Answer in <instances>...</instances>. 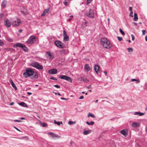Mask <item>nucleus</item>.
Here are the masks:
<instances>
[{"label":"nucleus","mask_w":147,"mask_h":147,"mask_svg":"<svg viewBox=\"0 0 147 147\" xmlns=\"http://www.w3.org/2000/svg\"><path fill=\"white\" fill-rule=\"evenodd\" d=\"M101 43L105 48L109 49L112 46V44L107 38H102L100 39Z\"/></svg>","instance_id":"obj_1"},{"label":"nucleus","mask_w":147,"mask_h":147,"mask_svg":"<svg viewBox=\"0 0 147 147\" xmlns=\"http://www.w3.org/2000/svg\"><path fill=\"white\" fill-rule=\"evenodd\" d=\"M34 74V72L33 70L30 68H27L26 69V71L24 73L23 75L25 76V78L32 76Z\"/></svg>","instance_id":"obj_2"},{"label":"nucleus","mask_w":147,"mask_h":147,"mask_svg":"<svg viewBox=\"0 0 147 147\" xmlns=\"http://www.w3.org/2000/svg\"><path fill=\"white\" fill-rule=\"evenodd\" d=\"M36 40V37L34 36H30L26 41L27 44H32L34 43Z\"/></svg>","instance_id":"obj_3"},{"label":"nucleus","mask_w":147,"mask_h":147,"mask_svg":"<svg viewBox=\"0 0 147 147\" xmlns=\"http://www.w3.org/2000/svg\"><path fill=\"white\" fill-rule=\"evenodd\" d=\"M54 43L55 45L59 48H64L65 45L62 42L59 40L55 41Z\"/></svg>","instance_id":"obj_4"},{"label":"nucleus","mask_w":147,"mask_h":147,"mask_svg":"<svg viewBox=\"0 0 147 147\" xmlns=\"http://www.w3.org/2000/svg\"><path fill=\"white\" fill-rule=\"evenodd\" d=\"M32 65L33 67H35L38 69L41 70L43 68L42 66L37 62H35L33 63Z\"/></svg>","instance_id":"obj_5"},{"label":"nucleus","mask_w":147,"mask_h":147,"mask_svg":"<svg viewBox=\"0 0 147 147\" xmlns=\"http://www.w3.org/2000/svg\"><path fill=\"white\" fill-rule=\"evenodd\" d=\"M59 78L61 79L66 80L69 82H72V80L70 77L65 75H60Z\"/></svg>","instance_id":"obj_6"},{"label":"nucleus","mask_w":147,"mask_h":147,"mask_svg":"<svg viewBox=\"0 0 147 147\" xmlns=\"http://www.w3.org/2000/svg\"><path fill=\"white\" fill-rule=\"evenodd\" d=\"M86 15L90 18H94V12L92 10L90 9L88 12L86 13Z\"/></svg>","instance_id":"obj_7"},{"label":"nucleus","mask_w":147,"mask_h":147,"mask_svg":"<svg viewBox=\"0 0 147 147\" xmlns=\"http://www.w3.org/2000/svg\"><path fill=\"white\" fill-rule=\"evenodd\" d=\"M21 24V22L19 20H14L13 22L12 25L15 27L19 26Z\"/></svg>","instance_id":"obj_8"},{"label":"nucleus","mask_w":147,"mask_h":147,"mask_svg":"<svg viewBox=\"0 0 147 147\" xmlns=\"http://www.w3.org/2000/svg\"><path fill=\"white\" fill-rule=\"evenodd\" d=\"M48 72L49 74H54L57 73V70L56 69L54 68L49 70Z\"/></svg>","instance_id":"obj_9"},{"label":"nucleus","mask_w":147,"mask_h":147,"mask_svg":"<svg viewBox=\"0 0 147 147\" xmlns=\"http://www.w3.org/2000/svg\"><path fill=\"white\" fill-rule=\"evenodd\" d=\"M119 132L125 137L127 136L128 131L127 130L124 129L120 131Z\"/></svg>","instance_id":"obj_10"},{"label":"nucleus","mask_w":147,"mask_h":147,"mask_svg":"<svg viewBox=\"0 0 147 147\" xmlns=\"http://www.w3.org/2000/svg\"><path fill=\"white\" fill-rule=\"evenodd\" d=\"M63 34L64 36V40L65 41L68 40H69V37L67 36L66 32L65 30H64L63 31Z\"/></svg>","instance_id":"obj_11"},{"label":"nucleus","mask_w":147,"mask_h":147,"mask_svg":"<svg viewBox=\"0 0 147 147\" xmlns=\"http://www.w3.org/2000/svg\"><path fill=\"white\" fill-rule=\"evenodd\" d=\"M48 134L49 135H50L51 137L53 138H60V136H59L57 135L52 132H50Z\"/></svg>","instance_id":"obj_12"},{"label":"nucleus","mask_w":147,"mask_h":147,"mask_svg":"<svg viewBox=\"0 0 147 147\" xmlns=\"http://www.w3.org/2000/svg\"><path fill=\"white\" fill-rule=\"evenodd\" d=\"M131 125L133 127L136 128L139 127L140 124L138 123L134 122L131 124Z\"/></svg>","instance_id":"obj_13"},{"label":"nucleus","mask_w":147,"mask_h":147,"mask_svg":"<svg viewBox=\"0 0 147 147\" xmlns=\"http://www.w3.org/2000/svg\"><path fill=\"white\" fill-rule=\"evenodd\" d=\"M4 24L6 27L8 28L9 27L11 26V23L8 20H5Z\"/></svg>","instance_id":"obj_14"},{"label":"nucleus","mask_w":147,"mask_h":147,"mask_svg":"<svg viewBox=\"0 0 147 147\" xmlns=\"http://www.w3.org/2000/svg\"><path fill=\"white\" fill-rule=\"evenodd\" d=\"M48 58L50 59H53L54 58V56L53 54H52L50 51H48L47 53Z\"/></svg>","instance_id":"obj_15"},{"label":"nucleus","mask_w":147,"mask_h":147,"mask_svg":"<svg viewBox=\"0 0 147 147\" xmlns=\"http://www.w3.org/2000/svg\"><path fill=\"white\" fill-rule=\"evenodd\" d=\"M68 53V51L67 50L63 49L62 50H60V54L62 55L66 54Z\"/></svg>","instance_id":"obj_16"},{"label":"nucleus","mask_w":147,"mask_h":147,"mask_svg":"<svg viewBox=\"0 0 147 147\" xmlns=\"http://www.w3.org/2000/svg\"><path fill=\"white\" fill-rule=\"evenodd\" d=\"M7 1L6 0H4L2 2L1 4V7L3 8H5L7 5Z\"/></svg>","instance_id":"obj_17"},{"label":"nucleus","mask_w":147,"mask_h":147,"mask_svg":"<svg viewBox=\"0 0 147 147\" xmlns=\"http://www.w3.org/2000/svg\"><path fill=\"white\" fill-rule=\"evenodd\" d=\"M9 81L11 83L12 86L16 90H17V88L15 84L14 83L13 80L11 79H10Z\"/></svg>","instance_id":"obj_18"},{"label":"nucleus","mask_w":147,"mask_h":147,"mask_svg":"<svg viewBox=\"0 0 147 147\" xmlns=\"http://www.w3.org/2000/svg\"><path fill=\"white\" fill-rule=\"evenodd\" d=\"M100 68V67L98 65H96L94 67V69L96 73H98Z\"/></svg>","instance_id":"obj_19"},{"label":"nucleus","mask_w":147,"mask_h":147,"mask_svg":"<svg viewBox=\"0 0 147 147\" xmlns=\"http://www.w3.org/2000/svg\"><path fill=\"white\" fill-rule=\"evenodd\" d=\"M23 45L22 43H17L14 45L13 47L14 48H16L17 47H22Z\"/></svg>","instance_id":"obj_20"},{"label":"nucleus","mask_w":147,"mask_h":147,"mask_svg":"<svg viewBox=\"0 0 147 147\" xmlns=\"http://www.w3.org/2000/svg\"><path fill=\"white\" fill-rule=\"evenodd\" d=\"M18 104L20 105L22 107L27 108L28 107V105L24 102H21L20 103H19Z\"/></svg>","instance_id":"obj_21"},{"label":"nucleus","mask_w":147,"mask_h":147,"mask_svg":"<svg viewBox=\"0 0 147 147\" xmlns=\"http://www.w3.org/2000/svg\"><path fill=\"white\" fill-rule=\"evenodd\" d=\"M21 11L24 15H25L26 14L28 13V12L26 11V9L24 7L23 8V9H21Z\"/></svg>","instance_id":"obj_22"},{"label":"nucleus","mask_w":147,"mask_h":147,"mask_svg":"<svg viewBox=\"0 0 147 147\" xmlns=\"http://www.w3.org/2000/svg\"><path fill=\"white\" fill-rule=\"evenodd\" d=\"M85 68L87 71H89L90 70V69L89 66L88 65L86 64L85 65Z\"/></svg>","instance_id":"obj_23"},{"label":"nucleus","mask_w":147,"mask_h":147,"mask_svg":"<svg viewBox=\"0 0 147 147\" xmlns=\"http://www.w3.org/2000/svg\"><path fill=\"white\" fill-rule=\"evenodd\" d=\"M91 132V130H84L83 132V134L84 135H86L90 134Z\"/></svg>","instance_id":"obj_24"},{"label":"nucleus","mask_w":147,"mask_h":147,"mask_svg":"<svg viewBox=\"0 0 147 147\" xmlns=\"http://www.w3.org/2000/svg\"><path fill=\"white\" fill-rule=\"evenodd\" d=\"M22 48L24 51H27L28 50L27 48L24 45H23Z\"/></svg>","instance_id":"obj_25"},{"label":"nucleus","mask_w":147,"mask_h":147,"mask_svg":"<svg viewBox=\"0 0 147 147\" xmlns=\"http://www.w3.org/2000/svg\"><path fill=\"white\" fill-rule=\"evenodd\" d=\"M138 17H137V14L135 13L134 14V20L135 21H136L138 20Z\"/></svg>","instance_id":"obj_26"},{"label":"nucleus","mask_w":147,"mask_h":147,"mask_svg":"<svg viewBox=\"0 0 147 147\" xmlns=\"http://www.w3.org/2000/svg\"><path fill=\"white\" fill-rule=\"evenodd\" d=\"M131 82H134V81H136V83L138 84L139 83L140 81L139 80H137V79H131Z\"/></svg>","instance_id":"obj_27"},{"label":"nucleus","mask_w":147,"mask_h":147,"mask_svg":"<svg viewBox=\"0 0 147 147\" xmlns=\"http://www.w3.org/2000/svg\"><path fill=\"white\" fill-rule=\"evenodd\" d=\"M94 123V122L93 121H91L90 122H89L88 121H87L86 123L88 125H93Z\"/></svg>","instance_id":"obj_28"},{"label":"nucleus","mask_w":147,"mask_h":147,"mask_svg":"<svg viewBox=\"0 0 147 147\" xmlns=\"http://www.w3.org/2000/svg\"><path fill=\"white\" fill-rule=\"evenodd\" d=\"M88 117L90 116L93 118L95 117V116L93 114L90 113H88Z\"/></svg>","instance_id":"obj_29"},{"label":"nucleus","mask_w":147,"mask_h":147,"mask_svg":"<svg viewBox=\"0 0 147 147\" xmlns=\"http://www.w3.org/2000/svg\"><path fill=\"white\" fill-rule=\"evenodd\" d=\"M5 43L2 40L0 39V46H3L4 45Z\"/></svg>","instance_id":"obj_30"},{"label":"nucleus","mask_w":147,"mask_h":147,"mask_svg":"<svg viewBox=\"0 0 147 147\" xmlns=\"http://www.w3.org/2000/svg\"><path fill=\"white\" fill-rule=\"evenodd\" d=\"M54 123L55 124H57L58 125H59L61 123H62V122H57L55 120L54 121Z\"/></svg>","instance_id":"obj_31"},{"label":"nucleus","mask_w":147,"mask_h":147,"mask_svg":"<svg viewBox=\"0 0 147 147\" xmlns=\"http://www.w3.org/2000/svg\"><path fill=\"white\" fill-rule=\"evenodd\" d=\"M41 125L43 127H46L47 125V123H41Z\"/></svg>","instance_id":"obj_32"},{"label":"nucleus","mask_w":147,"mask_h":147,"mask_svg":"<svg viewBox=\"0 0 147 147\" xmlns=\"http://www.w3.org/2000/svg\"><path fill=\"white\" fill-rule=\"evenodd\" d=\"M85 83H87L89 81V80H88L86 78H83V80Z\"/></svg>","instance_id":"obj_33"},{"label":"nucleus","mask_w":147,"mask_h":147,"mask_svg":"<svg viewBox=\"0 0 147 147\" xmlns=\"http://www.w3.org/2000/svg\"><path fill=\"white\" fill-rule=\"evenodd\" d=\"M127 50L129 52H132L133 49L132 48H129L127 49Z\"/></svg>","instance_id":"obj_34"},{"label":"nucleus","mask_w":147,"mask_h":147,"mask_svg":"<svg viewBox=\"0 0 147 147\" xmlns=\"http://www.w3.org/2000/svg\"><path fill=\"white\" fill-rule=\"evenodd\" d=\"M119 31H120V33H121V34L122 35H124L125 34V33L121 29V28H120L119 29Z\"/></svg>","instance_id":"obj_35"},{"label":"nucleus","mask_w":147,"mask_h":147,"mask_svg":"<svg viewBox=\"0 0 147 147\" xmlns=\"http://www.w3.org/2000/svg\"><path fill=\"white\" fill-rule=\"evenodd\" d=\"M38 77V74L37 73H35L34 76V79L37 78Z\"/></svg>","instance_id":"obj_36"},{"label":"nucleus","mask_w":147,"mask_h":147,"mask_svg":"<svg viewBox=\"0 0 147 147\" xmlns=\"http://www.w3.org/2000/svg\"><path fill=\"white\" fill-rule=\"evenodd\" d=\"M68 2L67 1L65 0V1L63 2V4L66 6L68 5Z\"/></svg>","instance_id":"obj_37"},{"label":"nucleus","mask_w":147,"mask_h":147,"mask_svg":"<svg viewBox=\"0 0 147 147\" xmlns=\"http://www.w3.org/2000/svg\"><path fill=\"white\" fill-rule=\"evenodd\" d=\"M49 9H50L49 8H48L46 9H45L44 11H45V12L46 13H48L49 10Z\"/></svg>","instance_id":"obj_38"},{"label":"nucleus","mask_w":147,"mask_h":147,"mask_svg":"<svg viewBox=\"0 0 147 147\" xmlns=\"http://www.w3.org/2000/svg\"><path fill=\"white\" fill-rule=\"evenodd\" d=\"M117 38L119 41H121L123 39L121 37L117 36Z\"/></svg>","instance_id":"obj_39"},{"label":"nucleus","mask_w":147,"mask_h":147,"mask_svg":"<svg viewBox=\"0 0 147 147\" xmlns=\"http://www.w3.org/2000/svg\"><path fill=\"white\" fill-rule=\"evenodd\" d=\"M92 0H87V5H88L90 3Z\"/></svg>","instance_id":"obj_40"},{"label":"nucleus","mask_w":147,"mask_h":147,"mask_svg":"<svg viewBox=\"0 0 147 147\" xmlns=\"http://www.w3.org/2000/svg\"><path fill=\"white\" fill-rule=\"evenodd\" d=\"M50 79L51 80H57V79L56 78H55L53 77H51L50 78Z\"/></svg>","instance_id":"obj_41"},{"label":"nucleus","mask_w":147,"mask_h":147,"mask_svg":"<svg viewBox=\"0 0 147 147\" xmlns=\"http://www.w3.org/2000/svg\"><path fill=\"white\" fill-rule=\"evenodd\" d=\"M13 121L15 122H21L22 121L20 120H14Z\"/></svg>","instance_id":"obj_42"},{"label":"nucleus","mask_w":147,"mask_h":147,"mask_svg":"<svg viewBox=\"0 0 147 147\" xmlns=\"http://www.w3.org/2000/svg\"><path fill=\"white\" fill-rule=\"evenodd\" d=\"M73 16H70V17H71V18H70V19H68L67 20V22H69V21H70L71 19H72V18L73 17Z\"/></svg>","instance_id":"obj_43"},{"label":"nucleus","mask_w":147,"mask_h":147,"mask_svg":"<svg viewBox=\"0 0 147 147\" xmlns=\"http://www.w3.org/2000/svg\"><path fill=\"white\" fill-rule=\"evenodd\" d=\"M131 38H132V40H134L135 37H134V35L131 34Z\"/></svg>","instance_id":"obj_44"},{"label":"nucleus","mask_w":147,"mask_h":147,"mask_svg":"<svg viewBox=\"0 0 147 147\" xmlns=\"http://www.w3.org/2000/svg\"><path fill=\"white\" fill-rule=\"evenodd\" d=\"M133 12L132 11H130V13L129 14V16L133 17Z\"/></svg>","instance_id":"obj_45"},{"label":"nucleus","mask_w":147,"mask_h":147,"mask_svg":"<svg viewBox=\"0 0 147 147\" xmlns=\"http://www.w3.org/2000/svg\"><path fill=\"white\" fill-rule=\"evenodd\" d=\"M74 123L73 121H69L68 122V124L69 125H71L72 124Z\"/></svg>","instance_id":"obj_46"},{"label":"nucleus","mask_w":147,"mask_h":147,"mask_svg":"<svg viewBox=\"0 0 147 147\" xmlns=\"http://www.w3.org/2000/svg\"><path fill=\"white\" fill-rule=\"evenodd\" d=\"M46 13L45 11H44L41 14V16H44L45 15Z\"/></svg>","instance_id":"obj_47"},{"label":"nucleus","mask_w":147,"mask_h":147,"mask_svg":"<svg viewBox=\"0 0 147 147\" xmlns=\"http://www.w3.org/2000/svg\"><path fill=\"white\" fill-rule=\"evenodd\" d=\"M54 86L58 88H60V86L57 85H54Z\"/></svg>","instance_id":"obj_48"},{"label":"nucleus","mask_w":147,"mask_h":147,"mask_svg":"<svg viewBox=\"0 0 147 147\" xmlns=\"http://www.w3.org/2000/svg\"><path fill=\"white\" fill-rule=\"evenodd\" d=\"M84 78V77H80L79 78H78V79L80 81H82V80H83Z\"/></svg>","instance_id":"obj_49"},{"label":"nucleus","mask_w":147,"mask_h":147,"mask_svg":"<svg viewBox=\"0 0 147 147\" xmlns=\"http://www.w3.org/2000/svg\"><path fill=\"white\" fill-rule=\"evenodd\" d=\"M3 16V13H0V19H1Z\"/></svg>","instance_id":"obj_50"},{"label":"nucleus","mask_w":147,"mask_h":147,"mask_svg":"<svg viewBox=\"0 0 147 147\" xmlns=\"http://www.w3.org/2000/svg\"><path fill=\"white\" fill-rule=\"evenodd\" d=\"M144 115V113L139 112V115L140 116H142Z\"/></svg>","instance_id":"obj_51"},{"label":"nucleus","mask_w":147,"mask_h":147,"mask_svg":"<svg viewBox=\"0 0 147 147\" xmlns=\"http://www.w3.org/2000/svg\"><path fill=\"white\" fill-rule=\"evenodd\" d=\"M142 35H145V30H143L142 31Z\"/></svg>","instance_id":"obj_52"},{"label":"nucleus","mask_w":147,"mask_h":147,"mask_svg":"<svg viewBox=\"0 0 147 147\" xmlns=\"http://www.w3.org/2000/svg\"><path fill=\"white\" fill-rule=\"evenodd\" d=\"M139 112H135L134 113L135 115H139Z\"/></svg>","instance_id":"obj_53"},{"label":"nucleus","mask_w":147,"mask_h":147,"mask_svg":"<svg viewBox=\"0 0 147 147\" xmlns=\"http://www.w3.org/2000/svg\"><path fill=\"white\" fill-rule=\"evenodd\" d=\"M14 127L16 129V130H17L20 131V130L19 129H18L16 127H15V126H14Z\"/></svg>","instance_id":"obj_54"},{"label":"nucleus","mask_w":147,"mask_h":147,"mask_svg":"<svg viewBox=\"0 0 147 147\" xmlns=\"http://www.w3.org/2000/svg\"><path fill=\"white\" fill-rule=\"evenodd\" d=\"M55 94L56 95H59V96H60L61 95V94H60V93H59V92H57V93H55Z\"/></svg>","instance_id":"obj_55"},{"label":"nucleus","mask_w":147,"mask_h":147,"mask_svg":"<svg viewBox=\"0 0 147 147\" xmlns=\"http://www.w3.org/2000/svg\"><path fill=\"white\" fill-rule=\"evenodd\" d=\"M84 98V97L83 96H81L80 98L79 99H83Z\"/></svg>","instance_id":"obj_56"},{"label":"nucleus","mask_w":147,"mask_h":147,"mask_svg":"<svg viewBox=\"0 0 147 147\" xmlns=\"http://www.w3.org/2000/svg\"><path fill=\"white\" fill-rule=\"evenodd\" d=\"M129 10L130 11H132V7H129Z\"/></svg>","instance_id":"obj_57"},{"label":"nucleus","mask_w":147,"mask_h":147,"mask_svg":"<svg viewBox=\"0 0 147 147\" xmlns=\"http://www.w3.org/2000/svg\"><path fill=\"white\" fill-rule=\"evenodd\" d=\"M91 86V85H90L88 86H87L86 87V88H87L88 89H89L90 88Z\"/></svg>","instance_id":"obj_58"},{"label":"nucleus","mask_w":147,"mask_h":147,"mask_svg":"<svg viewBox=\"0 0 147 147\" xmlns=\"http://www.w3.org/2000/svg\"><path fill=\"white\" fill-rule=\"evenodd\" d=\"M61 100H66L67 99L64 98H61Z\"/></svg>","instance_id":"obj_59"},{"label":"nucleus","mask_w":147,"mask_h":147,"mask_svg":"<svg viewBox=\"0 0 147 147\" xmlns=\"http://www.w3.org/2000/svg\"><path fill=\"white\" fill-rule=\"evenodd\" d=\"M14 104V102H12L11 103H10L9 105H12Z\"/></svg>","instance_id":"obj_60"},{"label":"nucleus","mask_w":147,"mask_h":147,"mask_svg":"<svg viewBox=\"0 0 147 147\" xmlns=\"http://www.w3.org/2000/svg\"><path fill=\"white\" fill-rule=\"evenodd\" d=\"M8 40L9 42H11L13 41V40H12V39H10Z\"/></svg>","instance_id":"obj_61"},{"label":"nucleus","mask_w":147,"mask_h":147,"mask_svg":"<svg viewBox=\"0 0 147 147\" xmlns=\"http://www.w3.org/2000/svg\"><path fill=\"white\" fill-rule=\"evenodd\" d=\"M20 119H22V120H24V119H25V118H24V117H21V118H20Z\"/></svg>","instance_id":"obj_62"},{"label":"nucleus","mask_w":147,"mask_h":147,"mask_svg":"<svg viewBox=\"0 0 147 147\" xmlns=\"http://www.w3.org/2000/svg\"><path fill=\"white\" fill-rule=\"evenodd\" d=\"M104 72L105 73V75L106 76H107V72L106 71H104Z\"/></svg>","instance_id":"obj_63"},{"label":"nucleus","mask_w":147,"mask_h":147,"mask_svg":"<svg viewBox=\"0 0 147 147\" xmlns=\"http://www.w3.org/2000/svg\"><path fill=\"white\" fill-rule=\"evenodd\" d=\"M145 40L147 41V35L145 36Z\"/></svg>","instance_id":"obj_64"}]
</instances>
